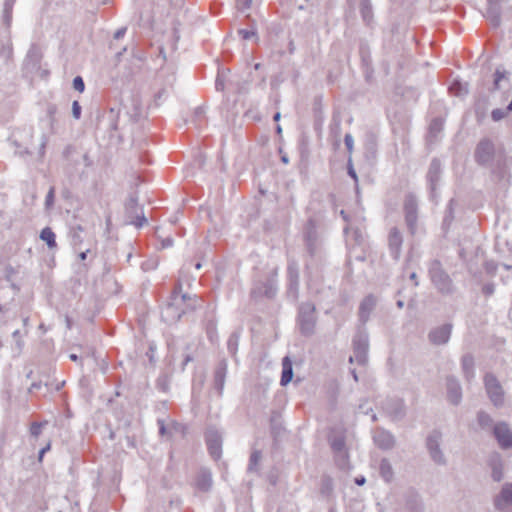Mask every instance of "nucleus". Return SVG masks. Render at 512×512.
I'll return each mask as SVG.
<instances>
[{
	"mask_svg": "<svg viewBox=\"0 0 512 512\" xmlns=\"http://www.w3.org/2000/svg\"><path fill=\"white\" fill-rule=\"evenodd\" d=\"M73 88L77 91H79L80 93H82L85 89V84H84V81L82 79V77L80 76H76L74 79H73Z\"/></svg>",
	"mask_w": 512,
	"mask_h": 512,
	"instance_id": "37998d69",
	"label": "nucleus"
},
{
	"mask_svg": "<svg viewBox=\"0 0 512 512\" xmlns=\"http://www.w3.org/2000/svg\"><path fill=\"white\" fill-rule=\"evenodd\" d=\"M12 336L16 340V345H17L18 350L21 351L24 346V342L21 339L20 331L19 330L14 331Z\"/></svg>",
	"mask_w": 512,
	"mask_h": 512,
	"instance_id": "3c124183",
	"label": "nucleus"
},
{
	"mask_svg": "<svg viewBox=\"0 0 512 512\" xmlns=\"http://www.w3.org/2000/svg\"><path fill=\"white\" fill-rule=\"evenodd\" d=\"M273 119H274L275 121H278V120L280 119V113H279V112H277V113L274 115Z\"/></svg>",
	"mask_w": 512,
	"mask_h": 512,
	"instance_id": "774afa93",
	"label": "nucleus"
},
{
	"mask_svg": "<svg viewBox=\"0 0 512 512\" xmlns=\"http://www.w3.org/2000/svg\"><path fill=\"white\" fill-rule=\"evenodd\" d=\"M488 15L489 17L491 18V21L493 23L494 26H498L499 23H500V16H499V13L491 8L489 11H488Z\"/></svg>",
	"mask_w": 512,
	"mask_h": 512,
	"instance_id": "a18cd8bd",
	"label": "nucleus"
},
{
	"mask_svg": "<svg viewBox=\"0 0 512 512\" xmlns=\"http://www.w3.org/2000/svg\"><path fill=\"white\" fill-rule=\"evenodd\" d=\"M72 114L75 119H80L81 117V106L78 101H74L72 104Z\"/></svg>",
	"mask_w": 512,
	"mask_h": 512,
	"instance_id": "8fccbe9b",
	"label": "nucleus"
},
{
	"mask_svg": "<svg viewBox=\"0 0 512 512\" xmlns=\"http://www.w3.org/2000/svg\"><path fill=\"white\" fill-rule=\"evenodd\" d=\"M374 441L381 449H391L395 445L394 436L385 430H378L374 435Z\"/></svg>",
	"mask_w": 512,
	"mask_h": 512,
	"instance_id": "b1692460",
	"label": "nucleus"
},
{
	"mask_svg": "<svg viewBox=\"0 0 512 512\" xmlns=\"http://www.w3.org/2000/svg\"><path fill=\"white\" fill-rule=\"evenodd\" d=\"M253 0H245L242 4L237 3V7L239 10L244 11L246 8H249Z\"/></svg>",
	"mask_w": 512,
	"mask_h": 512,
	"instance_id": "6e6d98bb",
	"label": "nucleus"
},
{
	"mask_svg": "<svg viewBox=\"0 0 512 512\" xmlns=\"http://www.w3.org/2000/svg\"><path fill=\"white\" fill-rule=\"evenodd\" d=\"M288 290L287 294L292 300L299 296V268L295 261H291L287 267Z\"/></svg>",
	"mask_w": 512,
	"mask_h": 512,
	"instance_id": "ddd939ff",
	"label": "nucleus"
},
{
	"mask_svg": "<svg viewBox=\"0 0 512 512\" xmlns=\"http://www.w3.org/2000/svg\"><path fill=\"white\" fill-rule=\"evenodd\" d=\"M14 4H15V0H5L4 5H3L2 20L7 28H9L11 26L12 12H13Z\"/></svg>",
	"mask_w": 512,
	"mask_h": 512,
	"instance_id": "c85d7f7f",
	"label": "nucleus"
},
{
	"mask_svg": "<svg viewBox=\"0 0 512 512\" xmlns=\"http://www.w3.org/2000/svg\"><path fill=\"white\" fill-rule=\"evenodd\" d=\"M125 212L128 223L136 227H142L147 222L143 209L138 205V197L136 194L130 195L126 201Z\"/></svg>",
	"mask_w": 512,
	"mask_h": 512,
	"instance_id": "39448f33",
	"label": "nucleus"
},
{
	"mask_svg": "<svg viewBox=\"0 0 512 512\" xmlns=\"http://www.w3.org/2000/svg\"><path fill=\"white\" fill-rule=\"evenodd\" d=\"M493 156H494L493 143L488 139H484V140L480 141V143L477 145V148L475 151L476 161L480 164H487L492 160Z\"/></svg>",
	"mask_w": 512,
	"mask_h": 512,
	"instance_id": "2eb2a0df",
	"label": "nucleus"
},
{
	"mask_svg": "<svg viewBox=\"0 0 512 512\" xmlns=\"http://www.w3.org/2000/svg\"><path fill=\"white\" fill-rule=\"evenodd\" d=\"M344 143L349 153H352L353 151V137L351 134L347 133L344 137Z\"/></svg>",
	"mask_w": 512,
	"mask_h": 512,
	"instance_id": "49530a36",
	"label": "nucleus"
},
{
	"mask_svg": "<svg viewBox=\"0 0 512 512\" xmlns=\"http://www.w3.org/2000/svg\"><path fill=\"white\" fill-rule=\"evenodd\" d=\"M417 211L418 203L416 197L412 194L407 195L404 201L405 221L412 235L415 234L417 230Z\"/></svg>",
	"mask_w": 512,
	"mask_h": 512,
	"instance_id": "1a4fd4ad",
	"label": "nucleus"
},
{
	"mask_svg": "<svg viewBox=\"0 0 512 512\" xmlns=\"http://www.w3.org/2000/svg\"><path fill=\"white\" fill-rule=\"evenodd\" d=\"M381 477L386 481L390 482L393 478V469L390 462L387 459H382L379 466Z\"/></svg>",
	"mask_w": 512,
	"mask_h": 512,
	"instance_id": "2f4dec72",
	"label": "nucleus"
},
{
	"mask_svg": "<svg viewBox=\"0 0 512 512\" xmlns=\"http://www.w3.org/2000/svg\"><path fill=\"white\" fill-rule=\"evenodd\" d=\"M330 447L334 453V459L340 469L348 467V452L343 433H332L329 436Z\"/></svg>",
	"mask_w": 512,
	"mask_h": 512,
	"instance_id": "7ed1b4c3",
	"label": "nucleus"
},
{
	"mask_svg": "<svg viewBox=\"0 0 512 512\" xmlns=\"http://www.w3.org/2000/svg\"><path fill=\"white\" fill-rule=\"evenodd\" d=\"M40 238H41V240L46 242L48 247L51 248V249H53V248H55L57 246L56 240H55V238H56L55 233L49 227H45L41 231Z\"/></svg>",
	"mask_w": 512,
	"mask_h": 512,
	"instance_id": "473e14b6",
	"label": "nucleus"
},
{
	"mask_svg": "<svg viewBox=\"0 0 512 512\" xmlns=\"http://www.w3.org/2000/svg\"><path fill=\"white\" fill-rule=\"evenodd\" d=\"M505 78V71H501L500 69H497L495 71V79H494V88H499V82Z\"/></svg>",
	"mask_w": 512,
	"mask_h": 512,
	"instance_id": "de8ad7c7",
	"label": "nucleus"
},
{
	"mask_svg": "<svg viewBox=\"0 0 512 512\" xmlns=\"http://www.w3.org/2000/svg\"><path fill=\"white\" fill-rule=\"evenodd\" d=\"M83 228L78 225L74 228H72L70 232L71 236V243L75 251H80L82 249L84 238L82 236Z\"/></svg>",
	"mask_w": 512,
	"mask_h": 512,
	"instance_id": "cd10ccee",
	"label": "nucleus"
},
{
	"mask_svg": "<svg viewBox=\"0 0 512 512\" xmlns=\"http://www.w3.org/2000/svg\"><path fill=\"white\" fill-rule=\"evenodd\" d=\"M45 424H47V422H33L30 427L31 435L35 438L39 437Z\"/></svg>",
	"mask_w": 512,
	"mask_h": 512,
	"instance_id": "58836bf2",
	"label": "nucleus"
},
{
	"mask_svg": "<svg viewBox=\"0 0 512 512\" xmlns=\"http://www.w3.org/2000/svg\"><path fill=\"white\" fill-rule=\"evenodd\" d=\"M486 392L495 406H501L504 402V392L499 381L493 374H486L484 378Z\"/></svg>",
	"mask_w": 512,
	"mask_h": 512,
	"instance_id": "9d476101",
	"label": "nucleus"
},
{
	"mask_svg": "<svg viewBox=\"0 0 512 512\" xmlns=\"http://www.w3.org/2000/svg\"><path fill=\"white\" fill-rule=\"evenodd\" d=\"M450 91L452 93H454L455 95L457 96H460L464 93H467V89L466 87H464L459 81H454L451 85H450Z\"/></svg>",
	"mask_w": 512,
	"mask_h": 512,
	"instance_id": "e433bc0d",
	"label": "nucleus"
},
{
	"mask_svg": "<svg viewBox=\"0 0 512 512\" xmlns=\"http://www.w3.org/2000/svg\"><path fill=\"white\" fill-rule=\"evenodd\" d=\"M315 307L312 303H303L299 308V326L302 334L311 335L315 326Z\"/></svg>",
	"mask_w": 512,
	"mask_h": 512,
	"instance_id": "0eeeda50",
	"label": "nucleus"
},
{
	"mask_svg": "<svg viewBox=\"0 0 512 512\" xmlns=\"http://www.w3.org/2000/svg\"><path fill=\"white\" fill-rule=\"evenodd\" d=\"M271 426L274 433L280 434V415L278 413H273L271 417Z\"/></svg>",
	"mask_w": 512,
	"mask_h": 512,
	"instance_id": "ea45409f",
	"label": "nucleus"
},
{
	"mask_svg": "<svg viewBox=\"0 0 512 512\" xmlns=\"http://www.w3.org/2000/svg\"><path fill=\"white\" fill-rule=\"evenodd\" d=\"M384 410L393 419H402L405 415V404L402 399H387L383 404Z\"/></svg>",
	"mask_w": 512,
	"mask_h": 512,
	"instance_id": "f3484780",
	"label": "nucleus"
},
{
	"mask_svg": "<svg viewBox=\"0 0 512 512\" xmlns=\"http://www.w3.org/2000/svg\"><path fill=\"white\" fill-rule=\"evenodd\" d=\"M477 421L482 429H489L493 425V419L489 414L484 411H480L477 415Z\"/></svg>",
	"mask_w": 512,
	"mask_h": 512,
	"instance_id": "f704fd0d",
	"label": "nucleus"
},
{
	"mask_svg": "<svg viewBox=\"0 0 512 512\" xmlns=\"http://www.w3.org/2000/svg\"><path fill=\"white\" fill-rule=\"evenodd\" d=\"M351 374H352V376H353L354 380H355V381H358V376H357V373H356V370H355V369H352V370H351Z\"/></svg>",
	"mask_w": 512,
	"mask_h": 512,
	"instance_id": "69168bd1",
	"label": "nucleus"
},
{
	"mask_svg": "<svg viewBox=\"0 0 512 512\" xmlns=\"http://www.w3.org/2000/svg\"><path fill=\"white\" fill-rule=\"evenodd\" d=\"M442 128H443V121L440 118L434 119L429 126L430 133L434 134V135L441 132Z\"/></svg>",
	"mask_w": 512,
	"mask_h": 512,
	"instance_id": "4c0bfd02",
	"label": "nucleus"
},
{
	"mask_svg": "<svg viewBox=\"0 0 512 512\" xmlns=\"http://www.w3.org/2000/svg\"><path fill=\"white\" fill-rule=\"evenodd\" d=\"M90 251V248H86L85 250H82L79 252V258L81 261H84L87 257V253Z\"/></svg>",
	"mask_w": 512,
	"mask_h": 512,
	"instance_id": "680f3d73",
	"label": "nucleus"
},
{
	"mask_svg": "<svg viewBox=\"0 0 512 512\" xmlns=\"http://www.w3.org/2000/svg\"><path fill=\"white\" fill-rule=\"evenodd\" d=\"M494 291H495V286H494V284H492V283H487V284H485V285L483 286V288H482V292H483V294H484V295H486V296H491V295H493Z\"/></svg>",
	"mask_w": 512,
	"mask_h": 512,
	"instance_id": "864d4df0",
	"label": "nucleus"
},
{
	"mask_svg": "<svg viewBox=\"0 0 512 512\" xmlns=\"http://www.w3.org/2000/svg\"><path fill=\"white\" fill-rule=\"evenodd\" d=\"M409 278H410L411 280H413V281H414L415 286H417V285H418V281H417V274H416L415 272H412V273L410 274Z\"/></svg>",
	"mask_w": 512,
	"mask_h": 512,
	"instance_id": "0e129e2a",
	"label": "nucleus"
},
{
	"mask_svg": "<svg viewBox=\"0 0 512 512\" xmlns=\"http://www.w3.org/2000/svg\"><path fill=\"white\" fill-rule=\"evenodd\" d=\"M206 444L211 457L218 460L222 453V435L215 428H208L205 433Z\"/></svg>",
	"mask_w": 512,
	"mask_h": 512,
	"instance_id": "9b49d317",
	"label": "nucleus"
},
{
	"mask_svg": "<svg viewBox=\"0 0 512 512\" xmlns=\"http://www.w3.org/2000/svg\"><path fill=\"white\" fill-rule=\"evenodd\" d=\"M430 278L439 292L449 294L452 292V281L449 275L442 269L438 261H434L429 268Z\"/></svg>",
	"mask_w": 512,
	"mask_h": 512,
	"instance_id": "20e7f679",
	"label": "nucleus"
},
{
	"mask_svg": "<svg viewBox=\"0 0 512 512\" xmlns=\"http://www.w3.org/2000/svg\"><path fill=\"white\" fill-rule=\"evenodd\" d=\"M447 397L453 405H458L462 399V389L458 380L454 377H447Z\"/></svg>",
	"mask_w": 512,
	"mask_h": 512,
	"instance_id": "a211bd4d",
	"label": "nucleus"
},
{
	"mask_svg": "<svg viewBox=\"0 0 512 512\" xmlns=\"http://www.w3.org/2000/svg\"><path fill=\"white\" fill-rule=\"evenodd\" d=\"M51 448V444L48 443L44 448H42L40 451H39V456H38V459L39 461H42L43 459V456L46 452H48Z\"/></svg>",
	"mask_w": 512,
	"mask_h": 512,
	"instance_id": "4d7b16f0",
	"label": "nucleus"
},
{
	"mask_svg": "<svg viewBox=\"0 0 512 512\" xmlns=\"http://www.w3.org/2000/svg\"><path fill=\"white\" fill-rule=\"evenodd\" d=\"M506 116H507V111H505V109L497 108L491 112V117L494 121H500L503 118H505Z\"/></svg>",
	"mask_w": 512,
	"mask_h": 512,
	"instance_id": "a19ab883",
	"label": "nucleus"
},
{
	"mask_svg": "<svg viewBox=\"0 0 512 512\" xmlns=\"http://www.w3.org/2000/svg\"><path fill=\"white\" fill-rule=\"evenodd\" d=\"M365 482L366 479L363 476L355 478V483L359 486L363 485Z\"/></svg>",
	"mask_w": 512,
	"mask_h": 512,
	"instance_id": "e2e57ef3",
	"label": "nucleus"
},
{
	"mask_svg": "<svg viewBox=\"0 0 512 512\" xmlns=\"http://www.w3.org/2000/svg\"><path fill=\"white\" fill-rule=\"evenodd\" d=\"M348 174L349 176L355 181V183H358V177L357 174L353 168V165L351 163V159L348 160ZM356 189H358V186L356 185Z\"/></svg>",
	"mask_w": 512,
	"mask_h": 512,
	"instance_id": "603ef678",
	"label": "nucleus"
},
{
	"mask_svg": "<svg viewBox=\"0 0 512 512\" xmlns=\"http://www.w3.org/2000/svg\"><path fill=\"white\" fill-rule=\"evenodd\" d=\"M360 12L363 17V20L366 23H369L372 18V6L370 0L360 1Z\"/></svg>",
	"mask_w": 512,
	"mask_h": 512,
	"instance_id": "72a5a7b5",
	"label": "nucleus"
},
{
	"mask_svg": "<svg viewBox=\"0 0 512 512\" xmlns=\"http://www.w3.org/2000/svg\"><path fill=\"white\" fill-rule=\"evenodd\" d=\"M441 171V162L436 158L432 159L427 172V180L432 194L434 193L440 179Z\"/></svg>",
	"mask_w": 512,
	"mask_h": 512,
	"instance_id": "aec40b11",
	"label": "nucleus"
},
{
	"mask_svg": "<svg viewBox=\"0 0 512 512\" xmlns=\"http://www.w3.org/2000/svg\"><path fill=\"white\" fill-rule=\"evenodd\" d=\"M406 506L411 512L424 511L422 500L417 494H413L410 498L407 499Z\"/></svg>",
	"mask_w": 512,
	"mask_h": 512,
	"instance_id": "7c9ffc66",
	"label": "nucleus"
},
{
	"mask_svg": "<svg viewBox=\"0 0 512 512\" xmlns=\"http://www.w3.org/2000/svg\"><path fill=\"white\" fill-rule=\"evenodd\" d=\"M173 244V239L168 237V238H165L164 240H162V247L163 248H167V247H170L172 246Z\"/></svg>",
	"mask_w": 512,
	"mask_h": 512,
	"instance_id": "052dcab7",
	"label": "nucleus"
},
{
	"mask_svg": "<svg viewBox=\"0 0 512 512\" xmlns=\"http://www.w3.org/2000/svg\"><path fill=\"white\" fill-rule=\"evenodd\" d=\"M293 378V367L292 361L288 356L284 357L282 360V375L280 384L282 386H286Z\"/></svg>",
	"mask_w": 512,
	"mask_h": 512,
	"instance_id": "a878e982",
	"label": "nucleus"
},
{
	"mask_svg": "<svg viewBox=\"0 0 512 512\" xmlns=\"http://www.w3.org/2000/svg\"><path fill=\"white\" fill-rule=\"evenodd\" d=\"M441 439L442 435L439 431H432L427 437L426 447L432 460L436 464L444 465L446 463V458L440 448Z\"/></svg>",
	"mask_w": 512,
	"mask_h": 512,
	"instance_id": "6e6552de",
	"label": "nucleus"
},
{
	"mask_svg": "<svg viewBox=\"0 0 512 512\" xmlns=\"http://www.w3.org/2000/svg\"><path fill=\"white\" fill-rule=\"evenodd\" d=\"M488 464L492 470L491 476L494 481L500 482L503 479V462L499 453H493L489 456Z\"/></svg>",
	"mask_w": 512,
	"mask_h": 512,
	"instance_id": "412c9836",
	"label": "nucleus"
},
{
	"mask_svg": "<svg viewBox=\"0 0 512 512\" xmlns=\"http://www.w3.org/2000/svg\"><path fill=\"white\" fill-rule=\"evenodd\" d=\"M158 425H159V433L161 435H165L166 434V427H165V423L163 420H158Z\"/></svg>",
	"mask_w": 512,
	"mask_h": 512,
	"instance_id": "13d9d810",
	"label": "nucleus"
},
{
	"mask_svg": "<svg viewBox=\"0 0 512 512\" xmlns=\"http://www.w3.org/2000/svg\"><path fill=\"white\" fill-rule=\"evenodd\" d=\"M227 372V363L225 360H222L218 363L215 371H214V387L218 391V394H222V390L224 387L225 377Z\"/></svg>",
	"mask_w": 512,
	"mask_h": 512,
	"instance_id": "5701e85b",
	"label": "nucleus"
},
{
	"mask_svg": "<svg viewBox=\"0 0 512 512\" xmlns=\"http://www.w3.org/2000/svg\"><path fill=\"white\" fill-rule=\"evenodd\" d=\"M181 289L182 286L178 283L161 311L162 319L168 324L178 322L182 315L194 311L200 305L201 300L196 295L183 294Z\"/></svg>",
	"mask_w": 512,
	"mask_h": 512,
	"instance_id": "f257e3e1",
	"label": "nucleus"
},
{
	"mask_svg": "<svg viewBox=\"0 0 512 512\" xmlns=\"http://www.w3.org/2000/svg\"><path fill=\"white\" fill-rule=\"evenodd\" d=\"M69 358L72 360V361H77L79 358L76 354H70Z\"/></svg>",
	"mask_w": 512,
	"mask_h": 512,
	"instance_id": "338daca9",
	"label": "nucleus"
},
{
	"mask_svg": "<svg viewBox=\"0 0 512 512\" xmlns=\"http://www.w3.org/2000/svg\"><path fill=\"white\" fill-rule=\"evenodd\" d=\"M376 306V298L369 295L363 299L359 307V319L364 324L368 321L370 313Z\"/></svg>",
	"mask_w": 512,
	"mask_h": 512,
	"instance_id": "4be33fe9",
	"label": "nucleus"
},
{
	"mask_svg": "<svg viewBox=\"0 0 512 512\" xmlns=\"http://www.w3.org/2000/svg\"><path fill=\"white\" fill-rule=\"evenodd\" d=\"M238 341H239V335L237 332H234L230 335L229 339H228V342H227V347H228V350L229 352L234 355L236 350H237V347H238Z\"/></svg>",
	"mask_w": 512,
	"mask_h": 512,
	"instance_id": "c9c22d12",
	"label": "nucleus"
},
{
	"mask_svg": "<svg viewBox=\"0 0 512 512\" xmlns=\"http://www.w3.org/2000/svg\"><path fill=\"white\" fill-rule=\"evenodd\" d=\"M276 272L274 271L267 282L264 284V291L263 294L267 296L268 298L273 297L276 294L277 285H276Z\"/></svg>",
	"mask_w": 512,
	"mask_h": 512,
	"instance_id": "c756f323",
	"label": "nucleus"
},
{
	"mask_svg": "<svg viewBox=\"0 0 512 512\" xmlns=\"http://www.w3.org/2000/svg\"><path fill=\"white\" fill-rule=\"evenodd\" d=\"M238 34L241 36L242 39L247 40L255 36L256 32L253 29H240L238 31Z\"/></svg>",
	"mask_w": 512,
	"mask_h": 512,
	"instance_id": "c03bdc74",
	"label": "nucleus"
},
{
	"mask_svg": "<svg viewBox=\"0 0 512 512\" xmlns=\"http://www.w3.org/2000/svg\"><path fill=\"white\" fill-rule=\"evenodd\" d=\"M54 199H55V189H54V187H51L50 190L48 191V193L46 195V199H45L46 208L50 209L53 206Z\"/></svg>",
	"mask_w": 512,
	"mask_h": 512,
	"instance_id": "79ce46f5",
	"label": "nucleus"
},
{
	"mask_svg": "<svg viewBox=\"0 0 512 512\" xmlns=\"http://www.w3.org/2000/svg\"><path fill=\"white\" fill-rule=\"evenodd\" d=\"M494 505L500 511L512 505V483L503 485L499 495L494 500Z\"/></svg>",
	"mask_w": 512,
	"mask_h": 512,
	"instance_id": "6ab92c4d",
	"label": "nucleus"
},
{
	"mask_svg": "<svg viewBox=\"0 0 512 512\" xmlns=\"http://www.w3.org/2000/svg\"><path fill=\"white\" fill-rule=\"evenodd\" d=\"M215 87L218 91H223L225 88V82H224V75L218 74L216 81H215Z\"/></svg>",
	"mask_w": 512,
	"mask_h": 512,
	"instance_id": "09e8293b",
	"label": "nucleus"
},
{
	"mask_svg": "<svg viewBox=\"0 0 512 512\" xmlns=\"http://www.w3.org/2000/svg\"><path fill=\"white\" fill-rule=\"evenodd\" d=\"M462 370L467 380L474 377V358L470 354H466L461 360Z\"/></svg>",
	"mask_w": 512,
	"mask_h": 512,
	"instance_id": "bb28decb",
	"label": "nucleus"
},
{
	"mask_svg": "<svg viewBox=\"0 0 512 512\" xmlns=\"http://www.w3.org/2000/svg\"><path fill=\"white\" fill-rule=\"evenodd\" d=\"M353 356H350L349 362H356L359 365H365L368 361L369 337L364 330H359L352 341Z\"/></svg>",
	"mask_w": 512,
	"mask_h": 512,
	"instance_id": "f03ea898",
	"label": "nucleus"
},
{
	"mask_svg": "<svg viewBox=\"0 0 512 512\" xmlns=\"http://www.w3.org/2000/svg\"><path fill=\"white\" fill-rule=\"evenodd\" d=\"M493 433L501 448L509 449L512 447V431L506 423L496 424Z\"/></svg>",
	"mask_w": 512,
	"mask_h": 512,
	"instance_id": "4468645a",
	"label": "nucleus"
},
{
	"mask_svg": "<svg viewBox=\"0 0 512 512\" xmlns=\"http://www.w3.org/2000/svg\"><path fill=\"white\" fill-rule=\"evenodd\" d=\"M125 32H126V28L118 29V30L115 32V34H114V38H115V39H120V38H122V37L124 36Z\"/></svg>",
	"mask_w": 512,
	"mask_h": 512,
	"instance_id": "bf43d9fd",
	"label": "nucleus"
},
{
	"mask_svg": "<svg viewBox=\"0 0 512 512\" xmlns=\"http://www.w3.org/2000/svg\"><path fill=\"white\" fill-rule=\"evenodd\" d=\"M402 243L403 237L399 229L396 227L391 228L388 235V245L390 253L395 260L400 258Z\"/></svg>",
	"mask_w": 512,
	"mask_h": 512,
	"instance_id": "dca6fc26",
	"label": "nucleus"
},
{
	"mask_svg": "<svg viewBox=\"0 0 512 512\" xmlns=\"http://www.w3.org/2000/svg\"><path fill=\"white\" fill-rule=\"evenodd\" d=\"M452 324L445 323L432 328L428 333V340L431 344L440 346L449 342L452 333Z\"/></svg>",
	"mask_w": 512,
	"mask_h": 512,
	"instance_id": "f8f14e48",
	"label": "nucleus"
},
{
	"mask_svg": "<svg viewBox=\"0 0 512 512\" xmlns=\"http://www.w3.org/2000/svg\"><path fill=\"white\" fill-rule=\"evenodd\" d=\"M304 238L306 243L307 252L311 257L320 255L321 253V239L316 230L314 220L310 219L307 222L304 232Z\"/></svg>",
	"mask_w": 512,
	"mask_h": 512,
	"instance_id": "423d86ee",
	"label": "nucleus"
},
{
	"mask_svg": "<svg viewBox=\"0 0 512 512\" xmlns=\"http://www.w3.org/2000/svg\"><path fill=\"white\" fill-rule=\"evenodd\" d=\"M195 486L200 491H209L212 486V476L210 471L201 469L196 475Z\"/></svg>",
	"mask_w": 512,
	"mask_h": 512,
	"instance_id": "393cba45",
	"label": "nucleus"
},
{
	"mask_svg": "<svg viewBox=\"0 0 512 512\" xmlns=\"http://www.w3.org/2000/svg\"><path fill=\"white\" fill-rule=\"evenodd\" d=\"M256 464V450H252L250 453V464L249 470H252L253 466Z\"/></svg>",
	"mask_w": 512,
	"mask_h": 512,
	"instance_id": "5fc2aeb1",
	"label": "nucleus"
}]
</instances>
